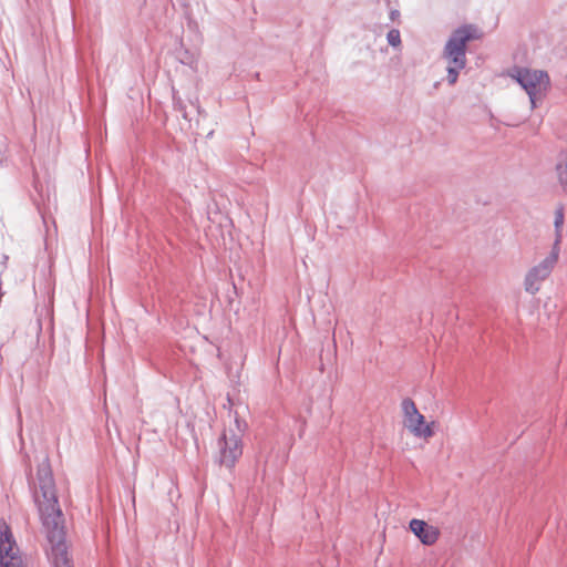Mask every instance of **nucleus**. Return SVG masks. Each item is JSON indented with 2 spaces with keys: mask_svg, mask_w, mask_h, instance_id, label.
<instances>
[{
  "mask_svg": "<svg viewBox=\"0 0 567 567\" xmlns=\"http://www.w3.org/2000/svg\"><path fill=\"white\" fill-rule=\"evenodd\" d=\"M558 181L563 188L567 192V152L560 154L559 161L556 165Z\"/></svg>",
  "mask_w": 567,
  "mask_h": 567,
  "instance_id": "9d476101",
  "label": "nucleus"
},
{
  "mask_svg": "<svg viewBox=\"0 0 567 567\" xmlns=\"http://www.w3.org/2000/svg\"><path fill=\"white\" fill-rule=\"evenodd\" d=\"M217 447L218 464L229 470L234 468L235 464L243 455L241 437L234 431H224V433L217 441Z\"/></svg>",
  "mask_w": 567,
  "mask_h": 567,
  "instance_id": "20e7f679",
  "label": "nucleus"
},
{
  "mask_svg": "<svg viewBox=\"0 0 567 567\" xmlns=\"http://www.w3.org/2000/svg\"><path fill=\"white\" fill-rule=\"evenodd\" d=\"M402 412L404 415V422H408L412 417L420 414L414 401L410 398H405L401 403Z\"/></svg>",
  "mask_w": 567,
  "mask_h": 567,
  "instance_id": "9b49d317",
  "label": "nucleus"
},
{
  "mask_svg": "<svg viewBox=\"0 0 567 567\" xmlns=\"http://www.w3.org/2000/svg\"><path fill=\"white\" fill-rule=\"evenodd\" d=\"M182 63H184V64H189V65H190V64L193 63V58H187V59H185V60H184V59H182Z\"/></svg>",
  "mask_w": 567,
  "mask_h": 567,
  "instance_id": "2eb2a0df",
  "label": "nucleus"
},
{
  "mask_svg": "<svg viewBox=\"0 0 567 567\" xmlns=\"http://www.w3.org/2000/svg\"><path fill=\"white\" fill-rule=\"evenodd\" d=\"M40 494H37L40 517L47 533L49 559L53 567H73L68 555L63 514L55 494V485L50 465L44 461L38 468Z\"/></svg>",
  "mask_w": 567,
  "mask_h": 567,
  "instance_id": "f257e3e1",
  "label": "nucleus"
},
{
  "mask_svg": "<svg viewBox=\"0 0 567 567\" xmlns=\"http://www.w3.org/2000/svg\"><path fill=\"white\" fill-rule=\"evenodd\" d=\"M410 529L424 545H433L440 536L436 527L430 526L424 520L416 518L410 522Z\"/></svg>",
  "mask_w": 567,
  "mask_h": 567,
  "instance_id": "0eeeda50",
  "label": "nucleus"
},
{
  "mask_svg": "<svg viewBox=\"0 0 567 567\" xmlns=\"http://www.w3.org/2000/svg\"><path fill=\"white\" fill-rule=\"evenodd\" d=\"M404 425L416 437L429 439L434 434L431 424L425 423V419L421 413L404 422Z\"/></svg>",
  "mask_w": 567,
  "mask_h": 567,
  "instance_id": "6e6552de",
  "label": "nucleus"
},
{
  "mask_svg": "<svg viewBox=\"0 0 567 567\" xmlns=\"http://www.w3.org/2000/svg\"><path fill=\"white\" fill-rule=\"evenodd\" d=\"M478 38V29L473 24H463L450 34L441 54L446 62V80L450 85L457 82L460 72L466 66L467 43Z\"/></svg>",
  "mask_w": 567,
  "mask_h": 567,
  "instance_id": "f03ea898",
  "label": "nucleus"
},
{
  "mask_svg": "<svg viewBox=\"0 0 567 567\" xmlns=\"http://www.w3.org/2000/svg\"><path fill=\"white\" fill-rule=\"evenodd\" d=\"M399 17H400V12H399V10L393 9V10H391V11H390V19H391L392 21L396 20Z\"/></svg>",
  "mask_w": 567,
  "mask_h": 567,
  "instance_id": "4468645a",
  "label": "nucleus"
},
{
  "mask_svg": "<svg viewBox=\"0 0 567 567\" xmlns=\"http://www.w3.org/2000/svg\"><path fill=\"white\" fill-rule=\"evenodd\" d=\"M388 43L393 48L401 45V34L398 29H391L386 34Z\"/></svg>",
  "mask_w": 567,
  "mask_h": 567,
  "instance_id": "ddd939ff",
  "label": "nucleus"
},
{
  "mask_svg": "<svg viewBox=\"0 0 567 567\" xmlns=\"http://www.w3.org/2000/svg\"><path fill=\"white\" fill-rule=\"evenodd\" d=\"M2 162H3V153H2V151L0 150V165L2 164Z\"/></svg>",
  "mask_w": 567,
  "mask_h": 567,
  "instance_id": "dca6fc26",
  "label": "nucleus"
},
{
  "mask_svg": "<svg viewBox=\"0 0 567 567\" xmlns=\"http://www.w3.org/2000/svg\"><path fill=\"white\" fill-rule=\"evenodd\" d=\"M0 567H24L9 527H0Z\"/></svg>",
  "mask_w": 567,
  "mask_h": 567,
  "instance_id": "423d86ee",
  "label": "nucleus"
},
{
  "mask_svg": "<svg viewBox=\"0 0 567 567\" xmlns=\"http://www.w3.org/2000/svg\"><path fill=\"white\" fill-rule=\"evenodd\" d=\"M559 252L551 250L539 264L532 267L524 279V289L530 295H536L542 284L550 276L558 261Z\"/></svg>",
  "mask_w": 567,
  "mask_h": 567,
  "instance_id": "39448f33",
  "label": "nucleus"
},
{
  "mask_svg": "<svg viewBox=\"0 0 567 567\" xmlns=\"http://www.w3.org/2000/svg\"><path fill=\"white\" fill-rule=\"evenodd\" d=\"M173 105L177 112L182 113L183 118L188 120L186 105L175 91H173Z\"/></svg>",
  "mask_w": 567,
  "mask_h": 567,
  "instance_id": "f8f14e48",
  "label": "nucleus"
},
{
  "mask_svg": "<svg viewBox=\"0 0 567 567\" xmlns=\"http://www.w3.org/2000/svg\"><path fill=\"white\" fill-rule=\"evenodd\" d=\"M563 225H564V208L560 206L555 210V219H554V227H555V241L553 245L551 250H556L557 252L560 251V243L563 239Z\"/></svg>",
  "mask_w": 567,
  "mask_h": 567,
  "instance_id": "1a4fd4ad",
  "label": "nucleus"
},
{
  "mask_svg": "<svg viewBox=\"0 0 567 567\" xmlns=\"http://www.w3.org/2000/svg\"><path fill=\"white\" fill-rule=\"evenodd\" d=\"M509 76L515 80L527 93L532 109L537 106L550 87V79L546 71L515 66Z\"/></svg>",
  "mask_w": 567,
  "mask_h": 567,
  "instance_id": "7ed1b4c3",
  "label": "nucleus"
}]
</instances>
